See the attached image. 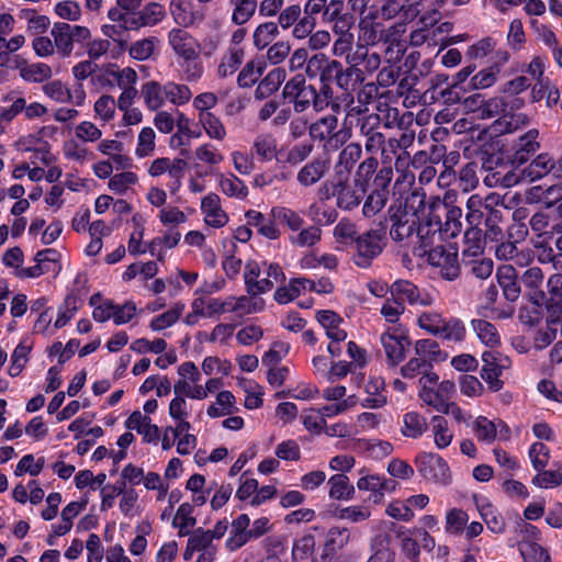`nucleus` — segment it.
Listing matches in <instances>:
<instances>
[{
  "mask_svg": "<svg viewBox=\"0 0 562 562\" xmlns=\"http://www.w3.org/2000/svg\"><path fill=\"white\" fill-rule=\"evenodd\" d=\"M168 44L173 53L182 60L186 79L196 81L203 75V65L200 60V45L198 41L183 29H171L168 33Z\"/></svg>",
  "mask_w": 562,
  "mask_h": 562,
  "instance_id": "f257e3e1",
  "label": "nucleus"
},
{
  "mask_svg": "<svg viewBox=\"0 0 562 562\" xmlns=\"http://www.w3.org/2000/svg\"><path fill=\"white\" fill-rule=\"evenodd\" d=\"M244 278L247 292L258 295L271 291L276 283L285 279V276L278 263L250 260L245 266Z\"/></svg>",
  "mask_w": 562,
  "mask_h": 562,
  "instance_id": "f03ea898",
  "label": "nucleus"
},
{
  "mask_svg": "<svg viewBox=\"0 0 562 562\" xmlns=\"http://www.w3.org/2000/svg\"><path fill=\"white\" fill-rule=\"evenodd\" d=\"M310 136L313 140L323 143L326 150H337L346 144L352 133L351 126L345 121L339 125L338 119L335 115H325L308 127Z\"/></svg>",
  "mask_w": 562,
  "mask_h": 562,
  "instance_id": "7ed1b4c3",
  "label": "nucleus"
},
{
  "mask_svg": "<svg viewBox=\"0 0 562 562\" xmlns=\"http://www.w3.org/2000/svg\"><path fill=\"white\" fill-rule=\"evenodd\" d=\"M387 237L384 227H375L358 234L353 243V262L359 268H369L386 246Z\"/></svg>",
  "mask_w": 562,
  "mask_h": 562,
  "instance_id": "20e7f679",
  "label": "nucleus"
},
{
  "mask_svg": "<svg viewBox=\"0 0 562 562\" xmlns=\"http://www.w3.org/2000/svg\"><path fill=\"white\" fill-rule=\"evenodd\" d=\"M441 214L429 213L423 221L418 222L414 244V254L425 257L431 248L442 245L440 234Z\"/></svg>",
  "mask_w": 562,
  "mask_h": 562,
  "instance_id": "39448f33",
  "label": "nucleus"
},
{
  "mask_svg": "<svg viewBox=\"0 0 562 562\" xmlns=\"http://www.w3.org/2000/svg\"><path fill=\"white\" fill-rule=\"evenodd\" d=\"M415 463L420 475L427 481L441 485L450 484L451 473L449 465L438 453L420 452L417 454Z\"/></svg>",
  "mask_w": 562,
  "mask_h": 562,
  "instance_id": "423d86ee",
  "label": "nucleus"
},
{
  "mask_svg": "<svg viewBox=\"0 0 562 562\" xmlns=\"http://www.w3.org/2000/svg\"><path fill=\"white\" fill-rule=\"evenodd\" d=\"M179 380L173 385L176 394L186 395L191 400H200L202 390V373L192 361H186L178 367Z\"/></svg>",
  "mask_w": 562,
  "mask_h": 562,
  "instance_id": "0eeeda50",
  "label": "nucleus"
},
{
  "mask_svg": "<svg viewBox=\"0 0 562 562\" xmlns=\"http://www.w3.org/2000/svg\"><path fill=\"white\" fill-rule=\"evenodd\" d=\"M366 188L360 183L353 180L349 181V177H334V193L336 198V205L341 210H352L357 207L364 193Z\"/></svg>",
  "mask_w": 562,
  "mask_h": 562,
  "instance_id": "6e6552de",
  "label": "nucleus"
},
{
  "mask_svg": "<svg viewBox=\"0 0 562 562\" xmlns=\"http://www.w3.org/2000/svg\"><path fill=\"white\" fill-rule=\"evenodd\" d=\"M425 257H427L429 265L438 268V272L442 278L452 281L460 276L457 249H446L442 245H438L431 248Z\"/></svg>",
  "mask_w": 562,
  "mask_h": 562,
  "instance_id": "1a4fd4ad",
  "label": "nucleus"
},
{
  "mask_svg": "<svg viewBox=\"0 0 562 562\" xmlns=\"http://www.w3.org/2000/svg\"><path fill=\"white\" fill-rule=\"evenodd\" d=\"M482 379L488 384L491 390L498 391L503 385L499 378L503 370L509 367L510 360L498 351L487 350L482 353Z\"/></svg>",
  "mask_w": 562,
  "mask_h": 562,
  "instance_id": "9d476101",
  "label": "nucleus"
},
{
  "mask_svg": "<svg viewBox=\"0 0 562 562\" xmlns=\"http://www.w3.org/2000/svg\"><path fill=\"white\" fill-rule=\"evenodd\" d=\"M186 167L187 162L183 159L161 157L153 160L148 168V173L151 177H160L164 173H168L171 179L168 189L173 194L181 188Z\"/></svg>",
  "mask_w": 562,
  "mask_h": 562,
  "instance_id": "9b49d317",
  "label": "nucleus"
},
{
  "mask_svg": "<svg viewBox=\"0 0 562 562\" xmlns=\"http://www.w3.org/2000/svg\"><path fill=\"white\" fill-rule=\"evenodd\" d=\"M390 218L392 226L390 229L391 237L396 241H403L405 239H415V231L419 218L416 213L407 212L405 209L397 207L394 210L390 207ZM414 240H412L413 243Z\"/></svg>",
  "mask_w": 562,
  "mask_h": 562,
  "instance_id": "f8f14e48",
  "label": "nucleus"
},
{
  "mask_svg": "<svg viewBox=\"0 0 562 562\" xmlns=\"http://www.w3.org/2000/svg\"><path fill=\"white\" fill-rule=\"evenodd\" d=\"M380 340L387 361L392 366L400 363L404 359L405 350L408 346V337L401 326L389 328L381 335Z\"/></svg>",
  "mask_w": 562,
  "mask_h": 562,
  "instance_id": "ddd939ff",
  "label": "nucleus"
},
{
  "mask_svg": "<svg viewBox=\"0 0 562 562\" xmlns=\"http://www.w3.org/2000/svg\"><path fill=\"white\" fill-rule=\"evenodd\" d=\"M42 91L47 98L58 103H72L76 106H81L86 100V92L81 83H78L71 91L60 80H52L42 87Z\"/></svg>",
  "mask_w": 562,
  "mask_h": 562,
  "instance_id": "4468645a",
  "label": "nucleus"
},
{
  "mask_svg": "<svg viewBox=\"0 0 562 562\" xmlns=\"http://www.w3.org/2000/svg\"><path fill=\"white\" fill-rule=\"evenodd\" d=\"M218 553V543L212 542L196 530L189 537L183 552L186 561L196 555L195 562H214Z\"/></svg>",
  "mask_w": 562,
  "mask_h": 562,
  "instance_id": "2eb2a0df",
  "label": "nucleus"
},
{
  "mask_svg": "<svg viewBox=\"0 0 562 562\" xmlns=\"http://www.w3.org/2000/svg\"><path fill=\"white\" fill-rule=\"evenodd\" d=\"M473 431L484 443H492L495 439L505 441L510 438V429L503 420H491L485 416L475 418Z\"/></svg>",
  "mask_w": 562,
  "mask_h": 562,
  "instance_id": "dca6fc26",
  "label": "nucleus"
},
{
  "mask_svg": "<svg viewBox=\"0 0 562 562\" xmlns=\"http://www.w3.org/2000/svg\"><path fill=\"white\" fill-rule=\"evenodd\" d=\"M169 12L175 23L181 27H190L204 20V12L192 0H171Z\"/></svg>",
  "mask_w": 562,
  "mask_h": 562,
  "instance_id": "f3484780",
  "label": "nucleus"
},
{
  "mask_svg": "<svg viewBox=\"0 0 562 562\" xmlns=\"http://www.w3.org/2000/svg\"><path fill=\"white\" fill-rule=\"evenodd\" d=\"M200 209L205 225L212 228H222L229 221L227 212L222 206L220 195L214 192L202 198Z\"/></svg>",
  "mask_w": 562,
  "mask_h": 562,
  "instance_id": "a211bd4d",
  "label": "nucleus"
},
{
  "mask_svg": "<svg viewBox=\"0 0 562 562\" xmlns=\"http://www.w3.org/2000/svg\"><path fill=\"white\" fill-rule=\"evenodd\" d=\"M330 159L326 155H318L305 164L296 173V181L302 187H312L322 180L330 169Z\"/></svg>",
  "mask_w": 562,
  "mask_h": 562,
  "instance_id": "6ab92c4d",
  "label": "nucleus"
},
{
  "mask_svg": "<svg viewBox=\"0 0 562 562\" xmlns=\"http://www.w3.org/2000/svg\"><path fill=\"white\" fill-rule=\"evenodd\" d=\"M391 296L402 304L407 302L411 305H429L431 297L427 293H422L420 290L408 280H396L390 286Z\"/></svg>",
  "mask_w": 562,
  "mask_h": 562,
  "instance_id": "aec40b11",
  "label": "nucleus"
},
{
  "mask_svg": "<svg viewBox=\"0 0 562 562\" xmlns=\"http://www.w3.org/2000/svg\"><path fill=\"white\" fill-rule=\"evenodd\" d=\"M454 392V383L450 380H445L435 387L419 390L418 396L424 404L439 413L449 403Z\"/></svg>",
  "mask_w": 562,
  "mask_h": 562,
  "instance_id": "412c9836",
  "label": "nucleus"
},
{
  "mask_svg": "<svg viewBox=\"0 0 562 562\" xmlns=\"http://www.w3.org/2000/svg\"><path fill=\"white\" fill-rule=\"evenodd\" d=\"M220 299L210 296H195L191 302V312H189L183 322L188 326H194L200 318H212L220 315Z\"/></svg>",
  "mask_w": 562,
  "mask_h": 562,
  "instance_id": "4be33fe9",
  "label": "nucleus"
},
{
  "mask_svg": "<svg viewBox=\"0 0 562 562\" xmlns=\"http://www.w3.org/2000/svg\"><path fill=\"white\" fill-rule=\"evenodd\" d=\"M406 31L404 23H395L390 26L384 25V34L381 42L386 45V58L389 61L398 60L406 50V44L403 35Z\"/></svg>",
  "mask_w": 562,
  "mask_h": 562,
  "instance_id": "5701e85b",
  "label": "nucleus"
},
{
  "mask_svg": "<svg viewBox=\"0 0 562 562\" xmlns=\"http://www.w3.org/2000/svg\"><path fill=\"white\" fill-rule=\"evenodd\" d=\"M431 213L441 214L440 234L443 240L453 238L461 232L462 210L460 207H448L443 203H438V206L432 209Z\"/></svg>",
  "mask_w": 562,
  "mask_h": 562,
  "instance_id": "b1692460",
  "label": "nucleus"
},
{
  "mask_svg": "<svg viewBox=\"0 0 562 562\" xmlns=\"http://www.w3.org/2000/svg\"><path fill=\"white\" fill-rule=\"evenodd\" d=\"M384 34V23L378 20V14L369 13L359 21L358 43L360 46H374Z\"/></svg>",
  "mask_w": 562,
  "mask_h": 562,
  "instance_id": "393cba45",
  "label": "nucleus"
},
{
  "mask_svg": "<svg viewBox=\"0 0 562 562\" xmlns=\"http://www.w3.org/2000/svg\"><path fill=\"white\" fill-rule=\"evenodd\" d=\"M250 526V517L247 514H240L231 522L229 535L225 540V550L227 552H236L249 541L248 527Z\"/></svg>",
  "mask_w": 562,
  "mask_h": 562,
  "instance_id": "a878e982",
  "label": "nucleus"
},
{
  "mask_svg": "<svg viewBox=\"0 0 562 562\" xmlns=\"http://www.w3.org/2000/svg\"><path fill=\"white\" fill-rule=\"evenodd\" d=\"M97 151L102 156L112 159L116 164V170H125L132 167V158L124 153V144L119 139H100L98 140Z\"/></svg>",
  "mask_w": 562,
  "mask_h": 562,
  "instance_id": "bb28decb",
  "label": "nucleus"
},
{
  "mask_svg": "<svg viewBox=\"0 0 562 562\" xmlns=\"http://www.w3.org/2000/svg\"><path fill=\"white\" fill-rule=\"evenodd\" d=\"M539 131L531 128L520 135L514 144V161L525 164L540 148Z\"/></svg>",
  "mask_w": 562,
  "mask_h": 562,
  "instance_id": "cd10ccee",
  "label": "nucleus"
},
{
  "mask_svg": "<svg viewBox=\"0 0 562 562\" xmlns=\"http://www.w3.org/2000/svg\"><path fill=\"white\" fill-rule=\"evenodd\" d=\"M475 505L480 513L481 518L486 524L487 528L494 533H503L505 531V519L498 513L496 507L484 497H475Z\"/></svg>",
  "mask_w": 562,
  "mask_h": 562,
  "instance_id": "c85d7f7f",
  "label": "nucleus"
},
{
  "mask_svg": "<svg viewBox=\"0 0 562 562\" xmlns=\"http://www.w3.org/2000/svg\"><path fill=\"white\" fill-rule=\"evenodd\" d=\"M366 470L359 471L361 475L357 481V487L359 491L371 492L383 496L385 492H392L395 490V482L378 474L364 473Z\"/></svg>",
  "mask_w": 562,
  "mask_h": 562,
  "instance_id": "c756f323",
  "label": "nucleus"
},
{
  "mask_svg": "<svg viewBox=\"0 0 562 562\" xmlns=\"http://www.w3.org/2000/svg\"><path fill=\"white\" fill-rule=\"evenodd\" d=\"M246 224L257 229V232L268 238L277 239L280 237L281 232L272 218H267L261 212L249 210L245 213Z\"/></svg>",
  "mask_w": 562,
  "mask_h": 562,
  "instance_id": "7c9ffc66",
  "label": "nucleus"
},
{
  "mask_svg": "<svg viewBox=\"0 0 562 562\" xmlns=\"http://www.w3.org/2000/svg\"><path fill=\"white\" fill-rule=\"evenodd\" d=\"M485 249V236L482 229L470 227L463 237L462 262L483 256Z\"/></svg>",
  "mask_w": 562,
  "mask_h": 562,
  "instance_id": "2f4dec72",
  "label": "nucleus"
},
{
  "mask_svg": "<svg viewBox=\"0 0 562 562\" xmlns=\"http://www.w3.org/2000/svg\"><path fill=\"white\" fill-rule=\"evenodd\" d=\"M496 278L503 290L504 296L515 302L520 295V286L517 282L516 269L510 265L499 266L496 271Z\"/></svg>",
  "mask_w": 562,
  "mask_h": 562,
  "instance_id": "473e14b6",
  "label": "nucleus"
},
{
  "mask_svg": "<svg viewBox=\"0 0 562 562\" xmlns=\"http://www.w3.org/2000/svg\"><path fill=\"white\" fill-rule=\"evenodd\" d=\"M316 319L330 340H346L347 333L340 327L344 319L337 313L329 310L317 311Z\"/></svg>",
  "mask_w": 562,
  "mask_h": 562,
  "instance_id": "72a5a7b5",
  "label": "nucleus"
},
{
  "mask_svg": "<svg viewBox=\"0 0 562 562\" xmlns=\"http://www.w3.org/2000/svg\"><path fill=\"white\" fill-rule=\"evenodd\" d=\"M313 148V145L306 142L294 144L292 146H282L279 149L278 162L296 167L308 158Z\"/></svg>",
  "mask_w": 562,
  "mask_h": 562,
  "instance_id": "f704fd0d",
  "label": "nucleus"
},
{
  "mask_svg": "<svg viewBox=\"0 0 562 562\" xmlns=\"http://www.w3.org/2000/svg\"><path fill=\"white\" fill-rule=\"evenodd\" d=\"M217 182L221 192L228 198L243 201L248 196L246 183L233 172L218 173Z\"/></svg>",
  "mask_w": 562,
  "mask_h": 562,
  "instance_id": "c9c22d12",
  "label": "nucleus"
},
{
  "mask_svg": "<svg viewBox=\"0 0 562 562\" xmlns=\"http://www.w3.org/2000/svg\"><path fill=\"white\" fill-rule=\"evenodd\" d=\"M140 97L149 111H158L167 101L165 85L155 80L147 81L140 88Z\"/></svg>",
  "mask_w": 562,
  "mask_h": 562,
  "instance_id": "e433bc0d",
  "label": "nucleus"
},
{
  "mask_svg": "<svg viewBox=\"0 0 562 562\" xmlns=\"http://www.w3.org/2000/svg\"><path fill=\"white\" fill-rule=\"evenodd\" d=\"M362 148L358 143L348 144L338 155L334 171L336 176L349 177L353 165L360 159Z\"/></svg>",
  "mask_w": 562,
  "mask_h": 562,
  "instance_id": "4c0bfd02",
  "label": "nucleus"
},
{
  "mask_svg": "<svg viewBox=\"0 0 562 562\" xmlns=\"http://www.w3.org/2000/svg\"><path fill=\"white\" fill-rule=\"evenodd\" d=\"M327 486L329 498L335 501H350L356 493L349 477L342 473L331 475L327 481Z\"/></svg>",
  "mask_w": 562,
  "mask_h": 562,
  "instance_id": "58836bf2",
  "label": "nucleus"
},
{
  "mask_svg": "<svg viewBox=\"0 0 562 562\" xmlns=\"http://www.w3.org/2000/svg\"><path fill=\"white\" fill-rule=\"evenodd\" d=\"M526 199L529 203H542L551 206L562 199V187L558 184L533 186L527 191Z\"/></svg>",
  "mask_w": 562,
  "mask_h": 562,
  "instance_id": "ea45409f",
  "label": "nucleus"
},
{
  "mask_svg": "<svg viewBox=\"0 0 562 562\" xmlns=\"http://www.w3.org/2000/svg\"><path fill=\"white\" fill-rule=\"evenodd\" d=\"M430 431L434 438V445L439 450L448 448L454 437V432L449 427L448 420L439 415L432 416L430 420Z\"/></svg>",
  "mask_w": 562,
  "mask_h": 562,
  "instance_id": "a19ab883",
  "label": "nucleus"
},
{
  "mask_svg": "<svg viewBox=\"0 0 562 562\" xmlns=\"http://www.w3.org/2000/svg\"><path fill=\"white\" fill-rule=\"evenodd\" d=\"M285 78L286 71L284 68L278 67L270 70L267 76L259 82L255 91V97L260 100L268 98L280 88Z\"/></svg>",
  "mask_w": 562,
  "mask_h": 562,
  "instance_id": "79ce46f5",
  "label": "nucleus"
},
{
  "mask_svg": "<svg viewBox=\"0 0 562 562\" xmlns=\"http://www.w3.org/2000/svg\"><path fill=\"white\" fill-rule=\"evenodd\" d=\"M236 411V397L234 394L231 391H220L215 402L207 407L206 413L211 418H217L232 415Z\"/></svg>",
  "mask_w": 562,
  "mask_h": 562,
  "instance_id": "37998d69",
  "label": "nucleus"
},
{
  "mask_svg": "<svg viewBox=\"0 0 562 562\" xmlns=\"http://www.w3.org/2000/svg\"><path fill=\"white\" fill-rule=\"evenodd\" d=\"M438 331L437 337L454 344L462 342L467 336L463 322L457 317H445Z\"/></svg>",
  "mask_w": 562,
  "mask_h": 562,
  "instance_id": "c03bdc74",
  "label": "nucleus"
},
{
  "mask_svg": "<svg viewBox=\"0 0 562 562\" xmlns=\"http://www.w3.org/2000/svg\"><path fill=\"white\" fill-rule=\"evenodd\" d=\"M18 69L20 77L32 83L44 82L53 75L50 66L44 63H23L19 65Z\"/></svg>",
  "mask_w": 562,
  "mask_h": 562,
  "instance_id": "a18cd8bd",
  "label": "nucleus"
},
{
  "mask_svg": "<svg viewBox=\"0 0 562 562\" xmlns=\"http://www.w3.org/2000/svg\"><path fill=\"white\" fill-rule=\"evenodd\" d=\"M427 430V419L417 412H407L403 415L401 432L404 437L417 439Z\"/></svg>",
  "mask_w": 562,
  "mask_h": 562,
  "instance_id": "49530a36",
  "label": "nucleus"
},
{
  "mask_svg": "<svg viewBox=\"0 0 562 562\" xmlns=\"http://www.w3.org/2000/svg\"><path fill=\"white\" fill-rule=\"evenodd\" d=\"M50 34L54 38V47L63 57H68L74 49V38L69 32L68 23H55Z\"/></svg>",
  "mask_w": 562,
  "mask_h": 562,
  "instance_id": "de8ad7c7",
  "label": "nucleus"
},
{
  "mask_svg": "<svg viewBox=\"0 0 562 562\" xmlns=\"http://www.w3.org/2000/svg\"><path fill=\"white\" fill-rule=\"evenodd\" d=\"M198 120L199 124L211 139L222 142L226 138V127L222 120L214 113H199Z\"/></svg>",
  "mask_w": 562,
  "mask_h": 562,
  "instance_id": "09e8293b",
  "label": "nucleus"
},
{
  "mask_svg": "<svg viewBox=\"0 0 562 562\" xmlns=\"http://www.w3.org/2000/svg\"><path fill=\"white\" fill-rule=\"evenodd\" d=\"M186 305L181 302L173 304L168 311L155 316L149 323L153 331H161L173 326L182 315Z\"/></svg>",
  "mask_w": 562,
  "mask_h": 562,
  "instance_id": "8fccbe9b",
  "label": "nucleus"
},
{
  "mask_svg": "<svg viewBox=\"0 0 562 562\" xmlns=\"http://www.w3.org/2000/svg\"><path fill=\"white\" fill-rule=\"evenodd\" d=\"M525 173L531 181L541 179L549 173L554 175V165L552 157L547 153L539 154L527 166V168L525 169Z\"/></svg>",
  "mask_w": 562,
  "mask_h": 562,
  "instance_id": "3c124183",
  "label": "nucleus"
},
{
  "mask_svg": "<svg viewBox=\"0 0 562 562\" xmlns=\"http://www.w3.org/2000/svg\"><path fill=\"white\" fill-rule=\"evenodd\" d=\"M266 69V63L261 59H254L248 61L237 77V83L241 88H249L254 86Z\"/></svg>",
  "mask_w": 562,
  "mask_h": 562,
  "instance_id": "603ef678",
  "label": "nucleus"
},
{
  "mask_svg": "<svg viewBox=\"0 0 562 562\" xmlns=\"http://www.w3.org/2000/svg\"><path fill=\"white\" fill-rule=\"evenodd\" d=\"M252 148L262 161H271L273 158L278 160L277 139L271 134L258 135L254 140Z\"/></svg>",
  "mask_w": 562,
  "mask_h": 562,
  "instance_id": "864d4df0",
  "label": "nucleus"
},
{
  "mask_svg": "<svg viewBox=\"0 0 562 562\" xmlns=\"http://www.w3.org/2000/svg\"><path fill=\"white\" fill-rule=\"evenodd\" d=\"M472 327L477 338L485 346L494 348L501 344V336L492 323L484 319H473Z\"/></svg>",
  "mask_w": 562,
  "mask_h": 562,
  "instance_id": "5fc2aeb1",
  "label": "nucleus"
},
{
  "mask_svg": "<svg viewBox=\"0 0 562 562\" xmlns=\"http://www.w3.org/2000/svg\"><path fill=\"white\" fill-rule=\"evenodd\" d=\"M228 2L233 8L232 22L236 25L247 23L258 7L257 0H228Z\"/></svg>",
  "mask_w": 562,
  "mask_h": 562,
  "instance_id": "6e6d98bb",
  "label": "nucleus"
},
{
  "mask_svg": "<svg viewBox=\"0 0 562 562\" xmlns=\"http://www.w3.org/2000/svg\"><path fill=\"white\" fill-rule=\"evenodd\" d=\"M427 158L428 155L425 151H418L413 158H411L409 154L404 150L397 155L395 168L398 172H403L404 180H407L409 183H412L415 179V176L413 173L406 172V168H408L409 165H412L414 168H419L422 164L427 160Z\"/></svg>",
  "mask_w": 562,
  "mask_h": 562,
  "instance_id": "4d7b16f0",
  "label": "nucleus"
},
{
  "mask_svg": "<svg viewBox=\"0 0 562 562\" xmlns=\"http://www.w3.org/2000/svg\"><path fill=\"white\" fill-rule=\"evenodd\" d=\"M279 35L278 24L274 22H263L259 24L252 34L254 45L258 49L267 48Z\"/></svg>",
  "mask_w": 562,
  "mask_h": 562,
  "instance_id": "13d9d810",
  "label": "nucleus"
},
{
  "mask_svg": "<svg viewBox=\"0 0 562 562\" xmlns=\"http://www.w3.org/2000/svg\"><path fill=\"white\" fill-rule=\"evenodd\" d=\"M307 215L319 225H329L337 220V211L322 201H315L308 206Z\"/></svg>",
  "mask_w": 562,
  "mask_h": 562,
  "instance_id": "bf43d9fd",
  "label": "nucleus"
},
{
  "mask_svg": "<svg viewBox=\"0 0 562 562\" xmlns=\"http://www.w3.org/2000/svg\"><path fill=\"white\" fill-rule=\"evenodd\" d=\"M271 217L276 222L285 224L291 231H300L303 226V217L294 210L285 206H274L271 209Z\"/></svg>",
  "mask_w": 562,
  "mask_h": 562,
  "instance_id": "052dcab7",
  "label": "nucleus"
},
{
  "mask_svg": "<svg viewBox=\"0 0 562 562\" xmlns=\"http://www.w3.org/2000/svg\"><path fill=\"white\" fill-rule=\"evenodd\" d=\"M165 16L164 7L159 3L151 2L144 7L139 12L137 20L133 22L136 27L139 26H154L161 22Z\"/></svg>",
  "mask_w": 562,
  "mask_h": 562,
  "instance_id": "680f3d73",
  "label": "nucleus"
},
{
  "mask_svg": "<svg viewBox=\"0 0 562 562\" xmlns=\"http://www.w3.org/2000/svg\"><path fill=\"white\" fill-rule=\"evenodd\" d=\"M156 149V133L149 127H143L137 136L135 156L137 158L149 157Z\"/></svg>",
  "mask_w": 562,
  "mask_h": 562,
  "instance_id": "e2e57ef3",
  "label": "nucleus"
},
{
  "mask_svg": "<svg viewBox=\"0 0 562 562\" xmlns=\"http://www.w3.org/2000/svg\"><path fill=\"white\" fill-rule=\"evenodd\" d=\"M244 58V52L241 48L234 46L223 56L217 72L221 77H227L233 75L240 66Z\"/></svg>",
  "mask_w": 562,
  "mask_h": 562,
  "instance_id": "0e129e2a",
  "label": "nucleus"
},
{
  "mask_svg": "<svg viewBox=\"0 0 562 562\" xmlns=\"http://www.w3.org/2000/svg\"><path fill=\"white\" fill-rule=\"evenodd\" d=\"M416 355L427 360V363L432 367V362L445 360L440 347L437 341L432 339H420L415 345Z\"/></svg>",
  "mask_w": 562,
  "mask_h": 562,
  "instance_id": "69168bd1",
  "label": "nucleus"
},
{
  "mask_svg": "<svg viewBox=\"0 0 562 562\" xmlns=\"http://www.w3.org/2000/svg\"><path fill=\"white\" fill-rule=\"evenodd\" d=\"M137 181V175L125 169V171L112 176L108 182V187L113 193L123 195L127 193Z\"/></svg>",
  "mask_w": 562,
  "mask_h": 562,
  "instance_id": "338daca9",
  "label": "nucleus"
},
{
  "mask_svg": "<svg viewBox=\"0 0 562 562\" xmlns=\"http://www.w3.org/2000/svg\"><path fill=\"white\" fill-rule=\"evenodd\" d=\"M518 549L524 562H550L549 553L535 541L524 540Z\"/></svg>",
  "mask_w": 562,
  "mask_h": 562,
  "instance_id": "774afa93",
  "label": "nucleus"
}]
</instances>
